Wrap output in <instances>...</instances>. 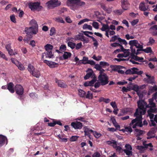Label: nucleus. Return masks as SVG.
Returning <instances> with one entry per match:
<instances>
[{
	"mask_svg": "<svg viewBox=\"0 0 157 157\" xmlns=\"http://www.w3.org/2000/svg\"><path fill=\"white\" fill-rule=\"evenodd\" d=\"M139 111L145 114L146 112L147 103L143 100H139L137 102Z\"/></svg>",
	"mask_w": 157,
	"mask_h": 157,
	"instance_id": "f257e3e1",
	"label": "nucleus"
},
{
	"mask_svg": "<svg viewBox=\"0 0 157 157\" xmlns=\"http://www.w3.org/2000/svg\"><path fill=\"white\" fill-rule=\"evenodd\" d=\"M61 2L58 0H50L46 3L47 8L49 9H53L61 5Z\"/></svg>",
	"mask_w": 157,
	"mask_h": 157,
	"instance_id": "f03ea898",
	"label": "nucleus"
},
{
	"mask_svg": "<svg viewBox=\"0 0 157 157\" xmlns=\"http://www.w3.org/2000/svg\"><path fill=\"white\" fill-rule=\"evenodd\" d=\"M14 90L17 94L19 95V98L20 100L23 99L22 94L24 93V88L20 85L17 84L14 87Z\"/></svg>",
	"mask_w": 157,
	"mask_h": 157,
	"instance_id": "7ed1b4c3",
	"label": "nucleus"
},
{
	"mask_svg": "<svg viewBox=\"0 0 157 157\" xmlns=\"http://www.w3.org/2000/svg\"><path fill=\"white\" fill-rule=\"evenodd\" d=\"M98 79L102 86L106 85L109 82L108 76L106 74H104L102 75H99L98 77Z\"/></svg>",
	"mask_w": 157,
	"mask_h": 157,
	"instance_id": "20e7f679",
	"label": "nucleus"
},
{
	"mask_svg": "<svg viewBox=\"0 0 157 157\" xmlns=\"http://www.w3.org/2000/svg\"><path fill=\"white\" fill-rule=\"evenodd\" d=\"M129 44L131 46L130 48L132 52V50H135V48H134V46L137 48H143V45L139 43L138 41L136 40H130L129 41Z\"/></svg>",
	"mask_w": 157,
	"mask_h": 157,
	"instance_id": "39448f33",
	"label": "nucleus"
},
{
	"mask_svg": "<svg viewBox=\"0 0 157 157\" xmlns=\"http://www.w3.org/2000/svg\"><path fill=\"white\" fill-rule=\"evenodd\" d=\"M67 2L69 6L76 5L78 6H81L85 4L84 2H81L80 0H67Z\"/></svg>",
	"mask_w": 157,
	"mask_h": 157,
	"instance_id": "423d86ee",
	"label": "nucleus"
},
{
	"mask_svg": "<svg viewBox=\"0 0 157 157\" xmlns=\"http://www.w3.org/2000/svg\"><path fill=\"white\" fill-rule=\"evenodd\" d=\"M157 130V127H154L152 128L147 133L148 137H147V139H150L151 138H153L155 137V133Z\"/></svg>",
	"mask_w": 157,
	"mask_h": 157,
	"instance_id": "0eeeda50",
	"label": "nucleus"
},
{
	"mask_svg": "<svg viewBox=\"0 0 157 157\" xmlns=\"http://www.w3.org/2000/svg\"><path fill=\"white\" fill-rule=\"evenodd\" d=\"M121 6L124 10H128L130 7V3L128 0H121Z\"/></svg>",
	"mask_w": 157,
	"mask_h": 157,
	"instance_id": "6e6552de",
	"label": "nucleus"
},
{
	"mask_svg": "<svg viewBox=\"0 0 157 157\" xmlns=\"http://www.w3.org/2000/svg\"><path fill=\"white\" fill-rule=\"evenodd\" d=\"M40 3L39 2L30 3L29 4V6L30 9L32 10H39L42 7L40 6Z\"/></svg>",
	"mask_w": 157,
	"mask_h": 157,
	"instance_id": "1a4fd4ad",
	"label": "nucleus"
},
{
	"mask_svg": "<svg viewBox=\"0 0 157 157\" xmlns=\"http://www.w3.org/2000/svg\"><path fill=\"white\" fill-rule=\"evenodd\" d=\"M97 80V77L95 76H94V78H93L90 81H87L85 82L84 83V86L85 87H87L88 86H93Z\"/></svg>",
	"mask_w": 157,
	"mask_h": 157,
	"instance_id": "9d476101",
	"label": "nucleus"
},
{
	"mask_svg": "<svg viewBox=\"0 0 157 157\" xmlns=\"http://www.w3.org/2000/svg\"><path fill=\"white\" fill-rule=\"evenodd\" d=\"M154 100L153 98H150L148 99L149 103L148 104H147V108H149L150 109H156V108L155 103L154 102Z\"/></svg>",
	"mask_w": 157,
	"mask_h": 157,
	"instance_id": "9b49d317",
	"label": "nucleus"
},
{
	"mask_svg": "<svg viewBox=\"0 0 157 157\" xmlns=\"http://www.w3.org/2000/svg\"><path fill=\"white\" fill-rule=\"evenodd\" d=\"M144 114L143 113L140 112L138 109H137L134 113V116L136 117V119L137 121H142V115Z\"/></svg>",
	"mask_w": 157,
	"mask_h": 157,
	"instance_id": "f8f14e48",
	"label": "nucleus"
},
{
	"mask_svg": "<svg viewBox=\"0 0 157 157\" xmlns=\"http://www.w3.org/2000/svg\"><path fill=\"white\" fill-rule=\"evenodd\" d=\"M132 52L131 54V56L132 57V58L134 60L139 62H142L144 60V58L143 57H139L137 56V55H135V50L134 49L132 50Z\"/></svg>",
	"mask_w": 157,
	"mask_h": 157,
	"instance_id": "ddd939ff",
	"label": "nucleus"
},
{
	"mask_svg": "<svg viewBox=\"0 0 157 157\" xmlns=\"http://www.w3.org/2000/svg\"><path fill=\"white\" fill-rule=\"evenodd\" d=\"M71 125L75 129H80L82 127V124L80 122L78 121L71 123Z\"/></svg>",
	"mask_w": 157,
	"mask_h": 157,
	"instance_id": "4468645a",
	"label": "nucleus"
},
{
	"mask_svg": "<svg viewBox=\"0 0 157 157\" xmlns=\"http://www.w3.org/2000/svg\"><path fill=\"white\" fill-rule=\"evenodd\" d=\"M38 30H25V32L27 34L26 36L29 39L32 37V35L37 33Z\"/></svg>",
	"mask_w": 157,
	"mask_h": 157,
	"instance_id": "2eb2a0df",
	"label": "nucleus"
},
{
	"mask_svg": "<svg viewBox=\"0 0 157 157\" xmlns=\"http://www.w3.org/2000/svg\"><path fill=\"white\" fill-rule=\"evenodd\" d=\"M44 62L46 63L47 65L51 68H53L57 67L58 64L52 61H50L47 60H44Z\"/></svg>",
	"mask_w": 157,
	"mask_h": 157,
	"instance_id": "dca6fc26",
	"label": "nucleus"
},
{
	"mask_svg": "<svg viewBox=\"0 0 157 157\" xmlns=\"http://www.w3.org/2000/svg\"><path fill=\"white\" fill-rule=\"evenodd\" d=\"M30 25L31 26L29 29H37L38 25L37 22L34 20H31L30 22Z\"/></svg>",
	"mask_w": 157,
	"mask_h": 157,
	"instance_id": "f3484780",
	"label": "nucleus"
},
{
	"mask_svg": "<svg viewBox=\"0 0 157 157\" xmlns=\"http://www.w3.org/2000/svg\"><path fill=\"white\" fill-rule=\"evenodd\" d=\"M90 70L91 72L87 73L86 75L84 76V78L85 80L88 79L90 78H94V76H95V74L94 73L93 71L91 69L89 68L88 70Z\"/></svg>",
	"mask_w": 157,
	"mask_h": 157,
	"instance_id": "a211bd4d",
	"label": "nucleus"
},
{
	"mask_svg": "<svg viewBox=\"0 0 157 157\" xmlns=\"http://www.w3.org/2000/svg\"><path fill=\"white\" fill-rule=\"evenodd\" d=\"M6 142V144H7V140L6 137L2 135H0V147L5 144Z\"/></svg>",
	"mask_w": 157,
	"mask_h": 157,
	"instance_id": "6ab92c4d",
	"label": "nucleus"
},
{
	"mask_svg": "<svg viewBox=\"0 0 157 157\" xmlns=\"http://www.w3.org/2000/svg\"><path fill=\"white\" fill-rule=\"evenodd\" d=\"M14 84L12 82H10L7 84V89L11 93H13L15 92Z\"/></svg>",
	"mask_w": 157,
	"mask_h": 157,
	"instance_id": "aec40b11",
	"label": "nucleus"
},
{
	"mask_svg": "<svg viewBox=\"0 0 157 157\" xmlns=\"http://www.w3.org/2000/svg\"><path fill=\"white\" fill-rule=\"evenodd\" d=\"M111 68L112 69V70L114 71L118 72L119 69H126L125 67L122 66L121 65H111L110 66Z\"/></svg>",
	"mask_w": 157,
	"mask_h": 157,
	"instance_id": "412c9836",
	"label": "nucleus"
},
{
	"mask_svg": "<svg viewBox=\"0 0 157 157\" xmlns=\"http://www.w3.org/2000/svg\"><path fill=\"white\" fill-rule=\"evenodd\" d=\"M146 76L147 77V78H144V81H145L148 83L151 84L154 83V77H151L147 74L146 75Z\"/></svg>",
	"mask_w": 157,
	"mask_h": 157,
	"instance_id": "4be33fe9",
	"label": "nucleus"
},
{
	"mask_svg": "<svg viewBox=\"0 0 157 157\" xmlns=\"http://www.w3.org/2000/svg\"><path fill=\"white\" fill-rule=\"evenodd\" d=\"M56 82L58 86L62 88H66L67 87V85L66 83L62 81L56 79Z\"/></svg>",
	"mask_w": 157,
	"mask_h": 157,
	"instance_id": "5701e85b",
	"label": "nucleus"
},
{
	"mask_svg": "<svg viewBox=\"0 0 157 157\" xmlns=\"http://www.w3.org/2000/svg\"><path fill=\"white\" fill-rule=\"evenodd\" d=\"M84 132L85 136H87L89 137H90L91 136L90 134L93 132V131L91 129H90L86 127H84Z\"/></svg>",
	"mask_w": 157,
	"mask_h": 157,
	"instance_id": "b1692460",
	"label": "nucleus"
},
{
	"mask_svg": "<svg viewBox=\"0 0 157 157\" xmlns=\"http://www.w3.org/2000/svg\"><path fill=\"white\" fill-rule=\"evenodd\" d=\"M156 109H149L147 110V112L148 113V116H149L151 120H152L154 117V114H152V113H154L156 112Z\"/></svg>",
	"mask_w": 157,
	"mask_h": 157,
	"instance_id": "393cba45",
	"label": "nucleus"
},
{
	"mask_svg": "<svg viewBox=\"0 0 157 157\" xmlns=\"http://www.w3.org/2000/svg\"><path fill=\"white\" fill-rule=\"evenodd\" d=\"M131 70L132 75L136 74L138 75H140L143 73V71H137V70H138V69L136 67H133L131 68Z\"/></svg>",
	"mask_w": 157,
	"mask_h": 157,
	"instance_id": "a878e982",
	"label": "nucleus"
},
{
	"mask_svg": "<svg viewBox=\"0 0 157 157\" xmlns=\"http://www.w3.org/2000/svg\"><path fill=\"white\" fill-rule=\"evenodd\" d=\"M31 74L33 76L37 78H39L40 76V71L36 69H35Z\"/></svg>",
	"mask_w": 157,
	"mask_h": 157,
	"instance_id": "bb28decb",
	"label": "nucleus"
},
{
	"mask_svg": "<svg viewBox=\"0 0 157 157\" xmlns=\"http://www.w3.org/2000/svg\"><path fill=\"white\" fill-rule=\"evenodd\" d=\"M45 54L46 58H52L54 56L53 53L52 51H46L45 52Z\"/></svg>",
	"mask_w": 157,
	"mask_h": 157,
	"instance_id": "cd10ccee",
	"label": "nucleus"
},
{
	"mask_svg": "<svg viewBox=\"0 0 157 157\" xmlns=\"http://www.w3.org/2000/svg\"><path fill=\"white\" fill-rule=\"evenodd\" d=\"M139 8L140 10L144 11L148 9V7L146 6H145L144 3V2H142L140 4Z\"/></svg>",
	"mask_w": 157,
	"mask_h": 157,
	"instance_id": "c85d7f7f",
	"label": "nucleus"
},
{
	"mask_svg": "<svg viewBox=\"0 0 157 157\" xmlns=\"http://www.w3.org/2000/svg\"><path fill=\"white\" fill-rule=\"evenodd\" d=\"M155 43V40L152 37H150L149 38V41L147 43V45L148 46H151Z\"/></svg>",
	"mask_w": 157,
	"mask_h": 157,
	"instance_id": "c756f323",
	"label": "nucleus"
},
{
	"mask_svg": "<svg viewBox=\"0 0 157 157\" xmlns=\"http://www.w3.org/2000/svg\"><path fill=\"white\" fill-rule=\"evenodd\" d=\"M71 55L70 52H65L63 55V57L64 59H67L68 58H70Z\"/></svg>",
	"mask_w": 157,
	"mask_h": 157,
	"instance_id": "7c9ffc66",
	"label": "nucleus"
},
{
	"mask_svg": "<svg viewBox=\"0 0 157 157\" xmlns=\"http://www.w3.org/2000/svg\"><path fill=\"white\" fill-rule=\"evenodd\" d=\"M53 48V46L50 44H47L44 46L46 51H52Z\"/></svg>",
	"mask_w": 157,
	"mask_h": 157,
	"instance_id": "2f4dec72",
	"label": "nucleus"
},
{
	"mask_svg": "<svg viewBox=\"0 0 157 157\" xmlns=\"http://www.w3.org/2000/svg\"><path fill=\"white\" fill-rule=\"evenodd\" d=\"M78 95L81 97H85L86 96V93L83 90L79 89L78 90Z\"/></svg>",
	"mask_w": 157,
	"mask_h": 157,
	"instance_id": "473e14b6",
	"label": "nucleus"
},
{
	"mask_svg": "<svg viewBox=\"0 0 157 157\" xmlns=\"http://www.w3.org/2000/svg\"><path fill=\"white\" fill-rule=\"evenodd\" d=\"M17 64H15L18 67V69L21 71L24 70L25 67L23 64L18 61H17Z\"/></svg>",
	"mask_w": 157,
	"mask_h": 157,
	"instance_id": "72a5a7b5",
	"label": "nucleus"
},
{
	"mask_svg": "<svg viewBox=\"0 0 157 157\" xmlns=\"http://www.w3.org/2000/svg\"><path fill=\"white\" fill-rule=\"evenodd\" d=\"M130 87L131 88H130L131 90H133L136 92L139 89V86L136 84L133 85L131 86Z\"/></svg>",
	"mask_w": 157,
	"mask_h": 157,
	"instance_id": "f704fd0d",
	"label": "nucleus"
},
{
	"mask_svg": "<svg viewBox=\"0 0 157 157\" xmlns=\"http://www.w3.org/2000/svg\"><path fill=\"white\" fill-rule=\"evenodd\" d=\"M68 46L73 49L75 48V44L72 42L69 41L67 43Z\"/></svg>",
	"mask_w": 157,
	"mask_h": 157,
	"instance_id": "c9c22d12",
	"label": "nucleus"
},
{
	"mask_svg": "<svg viewBox=\"0 0 157 157\" xmlns=\"http://www.w3.org/2000/svg\"><path fill=\"white\" fill-rule=\"evenodd\" d=\"M57 137L60 140V141L62 142H66L67 141V139L66 138L61 137L60 134L57 135Z\"/></svg>",
	"mask_w": 157,
	"mask_h": 157,
	"instance_id": "e433bc0d",
	"label": "nucleus"
},
{
	"mask_svg": "<svg viewBox=\"0 0 157 157\" xmlns=\"http://www.w3.org/2000/svg\"><path fill=\"white\" fill-rule=\"evenodd\" d=\"M123 10L122 9L116 10L113 11L114 13L116 15H120L122 14L123 12Z\"/></svg>",
	"mask_w": 157,
	"mask_h": 157,
	"instance_id": "4c0bfd02",
	"label": "nucleus"
},
{
	"mask_svg": "<svg viewBox=\"0 0 157 157\" xmlns=\"http://www.w3.org/2000/svg\"><path fill=\"white\" fill-rule=\"evenodd\" d=\"M28 69L30 73H31L35 69L34 67L31 64H29L28 66Z\"/></svg>",
	"mask_w": 157,
	"mask_h": 157,
	"instance_id": "58836bf2",
	"label": "nucleus"
},
{
	"mask_svg": "<svg viewBox=\"0 0 157 157\" xmlns=\"http://www.w3.org/2000/svg\"><path fill=\"white\" fill-rule=\"evenodd\" d=\"M81 63L84 64H89L91 65H94L95 64V62L93 60H89V61H87L86 62H82Z\"/></svg>",
	"mask_w": 157,
	"mask_h": 157,
	"instance_id": "ea45409f",
	"label": "nucleus"
},
{
	"mask_svg": "<svg viewBox=\"0 0 157 157\" xmlns=\"http://www.w3.org/2000/svg\"><path fill=\"white\" fill-rule=\"evenodd\" d=\"M85 96L86 98L90 99H92L93 98V94L90 91L87 92V94Z\"/></svg>",
	"mask_w": 157,
	"mask_h": 157,
	"instance_id": "a19ab883",
	"label": "nucleus"
},
{
	"mask_svg": "<svg viewBox=\"0 0 157 157\" xmlns=\"http://www.w3.org/2000/svg\"><path fill=\"white\" fill-rule=\"evenodd\" d=\"M146 142L144 141L143 142V145L144 146L145 148H147L148 147H153V145L151 143H149L148 144H146Z\"/></svg>",
	"mask_w": 157,
	"mask_h": 157,
	"instance_id": "79ce46f5",
	"label": "nucleus"
},
{
	"mask_svg": "<svg viewBox=\"0 0 157 157\" xmlns=\"http://www.w3.org/2000/svg\"><path fill=\"white\" fill-rule=\"evenodd\" d=\"M99 63L100 65L101 66V67H105V66H108L109 65V64L108 63L104 61H101Z\"/></svg>",
	"mask_w": 157,
	"mask_h": 157,
	"instance_id": "37998d69",
	"label": "nucleus"
},
{
	"mask_svg": "<svg viewBox=\"0 0 157 157\" xmlns=\"http://www.w3.org/2000/svg\"><path fill=\"white\" fill-rule=\"evenodd\" d=\"M118 41L121 44H124L125 45L127 44V42L124 39H121L120 38H118Z\"/></svg>",
	"mask_w": 157,
	"mask_h": 157,
	"instance_id": "c03bdc74",
	"label": "nucleus"
},
{
	"mask_svg": "<svg viewBox=\"0 0 157 157\" xmlns=\"http://www.w3.org/2000/svg\"><path fill=\"white\" fill-rule=\"evenodd\" d=\"M91 39L94 42L93 43L94 46L96 48H97L98 45V41L93 37H91Z\"/></svg>",
	"mask_w": 157,
	"mask_h": 157,
	"instance_id": "a18cd8bd",
	"label": "nucleus"
},
{
	"mask_svg": "<svg viewBox=\"0 0 157 157\" xmlns=\"http://www.w3.org/2000/svg\"><path fill=\"white\" fill-rule=\"evenodd\" d=\"M143 51L146 53H151L152 51L151 47H147L146 49H143Z\"/></svg>",
	"mask_w": 157,
	"mask_h": 157,
	"instance_id": "49530a36",
	"label": "nucleus"
},
{
	"mask_svg": "<svg viewBox=\"0 0 157 157\" xmlns=\"http://www.w3.org/2000/svg\"><path fill=\"white\" fill-rule=\"evenodd\" d=\"M82 28L83 29H92V27L90 25L85 24L83 25Z\"/></svg>",
	"mask_w": 157,
	"mask_h": 157,
	"instance_id": "de8ad7c7",
	"label": "nucleus"
},
{
	"mask_svg": "<svg viewBox=\"0 0 157 157\" xmlns=\"http://www.w3.org/2000/svg\"><path fill=\"white\" fill-rule=\"evenodd\" d=\"M55 20L57 22L61 23H63L64 22V21L63 18L60 17H58L55 18Z\"/></svg>",
	"mask_w": 157,
	"mask_h": 157,
	"instance_id": "09e8293b",
	"label": "nucleus"
},
{
	"mask_svg": "<svg viewBox=\"0 0 157 157\" xmlns=\"http://www.w3.org/2000/svg\"><path fill=\"white\" fill-rule=\"evenodd\" d=\"M124 151L126 154L128 156H131L132 155V152L131 151H129L127 149H124Z\"/></svg>",
	"mask_w": 157,
	"mask_h": 157,
	"instance_id": "8fccbe9b",
	"label": "nucleus"
},
{
	"mask_svg": "<svg viewBox=\"0 0 157 157\" xmlns=\"http://www.w3.org/2000/svg\"><path fill=\"white\" fill-rule=\"evenodd\" d=\"M82 35L83 34L81 33H80L79 34L76 35L75 37V40H81Z\"/></svg>",
	"mask_w": 157,
	"mask_h": 157,
	"instance_id": "3c124183",
	"label": "nucleus"
},
{
	"mask_svg": "<svg viewBox=\"0 0 157 157\" xmlns=\"http://www.w3.org/2000/svg\"><path fill=\"white\" fill-rule=\"evenodd\" d=\"M103 8L104 10L106 11L107 12L109 13H110L112 12V9L111 8H106L105 6H103Z\"/></svg>",
	"mask_w": 157,
	"mask_h": 157,
	"instance_id": "603ef678",
	"label": "nucleus"
},
{
	"mask_svg": "<svg viewBox=\"0 0 157 157\" xmlns=\"http://www.w3.org/2000/svg\"><path fill=\"white\" fill-rule=\"evenodd\" d=\"M92 26L93 27L96 29H98L99 28V24L96 21H94L92 24Z\"/></svg>",
	"mask_w": 157,
	"mask_h": 157,
	"instance_id": "864d4df0",
	"label": "nucleus"
},
{
	"mask_svg": "<svg viewBox=\"0 0 157 157\" xmlns=\"http://www.w3.org/2000/svg\"><path fill=\"white\" fill-rule=\"evenodd\" d=\"M82 46V43L81 42L75 44V48L76 49L78 50L81 48Z\"/></svg>",
	"mask_w": 157,
	"mask_h": 157,
	"instance_id": "5fc2aeb1",
	"label": "nucleus"
},
{
	"mask_svg": "<svg viewBox=\"0 0 157 157\" xmlns=\"http://www.w3.org/2000/svg\"><path fill=\"white\" fill-rule=\"evenodd\" d=\"M78 136H72L70 138L71 141H75L78 139Z\"/></svg>",
	"mask_w": 157,
	"mask_h": 157,
	"instance_id": "6e6d98bb",
	"label": "nucleus"
},
{
	"mask_svg": "<svg viewBox=\"0 0 157 157\" xmlns=\"http://www.w3.org/2000/svg\"><path fill=\"white\" fill-rule=\"evenodd\" d=\"M139 19H136L134 20H133V21H131L130 22V23L131 24V25H136V24H137L138 22H139Z\"/></svg>",
	"mask_w": 157,
	"mask_h": 157,
	"instance_id": "4d7b16f0",
	"label": "nucleus"
},
{
	"mask_svg": "<svg viewBox=\"0 0 157 157\" xmlns=\"http://www.w3.org/2000/svg\"><path fill=\"white\" fill-rule=\"evenodd\" d=\"M66 48V46L65 45L62 44L59 48V50L61 51H64Z\"/></svg>",
	"mask_w": 157,
	"mask_h": 157,
	"instance_id": "13d9d810",
	"label": "nucleus"
},
{
	"mask_svg": "<svg viewBox=\"0 0 157 157\" xmlns=\"http://www.w3.org/2000/svg\"><path fill=\"white\" fill-rule=\"evenodd\" d=\"M129 49H126L125 51H124L123 52L124 53V55H125V56L126 57H128L129 55L130 52L129 51Z\"/></svg>",
	"mask_w": 157,
	"mask_h": 157,
	"instance_id": "bf43d9fd",
	"label": "nucleus"
},
{
	"mask_svg": "<svg viewBox=\"0 0 157 157\" xmlns=\"http://www.w3.org/2000/svg\"><path fill=\"white\" fill-rule=\"evenodd\" d=\"M137 148L140 151H143L145 150V148L144 146H137Z\"/></svg>",
	"mask_w": 157,
	"mask_h": 157,
	"instance_id": "052dcab7",
	"label": "nucleus"
},
{
	"mask_svg": "<svg viewBox=\"0 0 157 157\" xmlns=\"http://www.w3.org/2000/svg\"><path fill=\"white\" fill-rule=\"evenodd\" d=\"M135 132L139 133V134L137 135V136H139L140 135L142 134L143 133V132H144V131L143 130H140L136 128L135 129Z\"/></svg>",
	"mask_w": 157,
	"mask_h": 157,
	"instance_id": "680f3d73",
	"label": "nucleus"
},
{
	"mask_svg": "<svg viewBox=\"0 0 157 157\" xmlns=\"http://www.w3.org/2000/svg\"><path fill=\"white\" fill-rule=\"evenodd\" d=\"M94 67L97 71L101 70V68H102L101 66L100 65V64H96Z\"/></svg>",
	"mask_w": 157,
	"mask_h": 157,
	"instance_id": "e2e57ef3",
	"label": "nucleus"
},
{
	"mask_svg": "<svg viewBox=\"0 0 157 157\" xmlns=\"http://www.w3.org/2000/svg\"><path fill=\"white\" fill-rule=\"evenodd\" d=\"M48 126L50 127H54L56 125L55 123V120L54 119L53 120L52 122H50L48 123Z\"/></svg>",
	"mask_w": 157,
	"mask_h": 157,
	"instance_id": "0e129e2a",
	"label": "nucleus"
},
{
	"mask_svg": "<svg viewBox=\"0 0 157 157\" xmlns=\"http://www.w3.org/2000/svg\"><path fill=\"white\" fill-rule=\"evenodd\" d=\"M92 156L93 157H100L101 156V155L99 152L96 151L94 153Z\"/></svg>",
	"mask_w": 157,
	"mask_h": 157,
	"instance_id": "69168bd1",
	"label": "nucleus"
},
{
	"mask_svg": "<svg viewBox=\"0 0 157 157\" xmlns=\"http://www.w3.org/2000/svg\"><path fill=\"white\" fill-rule=\"evenodd\" d=\"M131 90L130 89H127L125 87H123L122 88V91L123 93L127 92L128 91H130Z\"/></svg>",
	"mask_w": 157,
	"mask_h": 157,
	"instance_id": "338daca9",
	"label": "nucleus"
},
{
	"mask_svg": "<svg viewBox=\"0 0 157 157\" xmlns=\"http://www.w3.org/2000/svg\"><path fill=\"white\" fill-rule=\"evenodd\" d=\"M115 149L119 153H121L123 151L122 148L120 146H118Z\"/></svg>",
	"mask_w": 157,
	"mask_h": 157,
	"instance_id": "774afa93",
	"label": "nucleus"
}]
</instances>
